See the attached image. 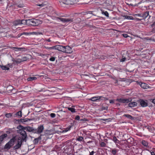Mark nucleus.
Here are the masks:
<instances>
[{
	"label": "nucleus",
	"instance_id": "1",
	"mask_svg": "<svg viewBox=\"0 0 155 155\" xmlns=\"http://www.w3.org/2000/svg\"><path fill=\"white\" fill-rule=\"evenodd\" d=\"M41 21L39 20L35 19L25 20V25L28 26H36L40 24Z\"/></svg>",
	"mask_w": 155,
	"mask_h": 155
},
{
	"label": "nucleus",
	"instance_id": "2",
	"mask_svg": "<svg viewBox=\"0 0 155 155\" xmlns=\"http://www.w3.org/2000/svg\"><path fill=\"white\" fill-rule=\"evenodd\" d=\"M17 139L16 136H15L11 139L10 140L5 146V149H9L14 144Z\"/></svg>",
	"mask_w": 155,
	"mask_h": 155
},
{
	"label": "nucleus",
	"instance_id": "3",
	"mask_svg": "<svg viewBox=\"0 0 155 155\" xmlns=\"http://www.w3.org/2000/svg\"><path fill=\"white\" fill-rule=\"evenodd\" d=\"M108 100L107 98L102 96L94 97L89 99V100L92 101H98L101 100L106 101Z\"/></svg>",
	"mask_w": 155,
	"mask_h": 155
},
{
	"label": "nucleus",
	"instance_id": "4",
	"mask_svg": "<svg viewBox=\"0 0 155 155\" xmlns=\"http://www.w3.org/2000/svg\"><path fill=\"white\" fill-rule=\"evenodd\" d=\"M72 0H59V4L61 6H64V5H72L74 3L72 2Z\"/></svg>",
	"mask_w": 155,
	"mask_h": 155
},
{
	"label": "nucleus",
	"instance_id": "5",
	"mask_svg": "<svg viewBox=\"0 0 155 155\" xmlns=\"http://www.w3.org/2000/svg\"><path fill=\"white\" fill-rule=\"evenodd\" d=\"M44 127L43 125L39 126L37 129H35L34 133L40 134L44 130Z\"/></svg>",
	"mask_w": 155,
	"mask_h": 155
},
{
	"label": "nucleus",
	"instance_id": "6",
	"mask_svg": "<svg viewBox=\"0 0 155 155\" xmlns=\"http://www.w3.org/2000/svg\"><path fill=\"white\" fill-rule=\"evenodd\" d=\"M18 132L22 135V140L23 141H26V138L27 137L26 132L24 130H18Z\"/></svg>",
	"mask_w": 155,
	"mask_h": 155
},
{
	"label": "nucleus",
	"instance_id": "7",
	"mask_svg": "<svg viewBox=\"0 0 155 155\" xmlns=\"http://www.w3.org/2000/svg\"><path fill=\"white\" fill-rule=\"evenodd\" d=\"M57 19H59L61 21L63 22H69L71 23L73 21V18H63L58 17L57 18Z\"/></svg>",
	"mask_w": 155,
	"mask_h": 155
},
{
	"label": "nucleus",
	"instance_id": "8",
	"mask_svg": "<svg viewBox=\"0 0 155 155\" xmlns=\"http://www.w3.org/2000/svg\"><path fill=\"white\" fill-rule=\"evenodd\" d=\"M13 24L14 26H17L20 24H23L25 25V20H17L13 22Z\"/></svg>",
	"mask_w": 155,
	"mask_h": 155
},
{
	"label": "nucleus",
	"instance_id": "9",
	"mask_svg": "<svg viewBox=\"0 0 155 155\" xmlns=\"http://www.w3.org/2000/svg\"><path fill=\"white\" fill-rule=\"evenodd\" d=\"M64 49L63 52L70 54L72 52L71 48L68 46H64Z\"/></svg>",
	"mask_w": 155,
	"mask_h": 155
},
{
	"label": "nucleus",
	"instance_id": "10",
	"mask_svg": "<svg viewBox=\"0 0 155 155\" xmlns=\"http://www.w3.org/2000/svg\"><path fill=\"white\" fill-rule=\"evenodd\" d=\"M116 101L122 103H128L131 101V99L130 98L124 99V98L117 99Z\"/></svg>",
	"mask_w": 155,
	"mask_h": 155
},
{
	"label": "nucleus",
	"instance_id": "11",
	"mask_svg": "<svg viewBox=\"0 0 155 155\" xmlns=\"http://www.w3.org/2000/svg\"><path fill=\"white\" fill-rule=\"evenodd\" d=\"M147 130V133L149 134L150 133H154V129L151 126H146V129Z\"/></svg>",
	"mask_w": 155,
	"mask_h": 155
},
{
	"label": "nucleus",
	"instance_id": "12",
	"mask_svg": "<svg viewBox=\"0 0 155 155\" xmlns=\"http://www.w3.org/2000/svg\"><path fill=\"white\" fill-rule=\"evenodd\" d=\"M146 19L147 18V22L148 23H150L152 22V18H151L150 16L149 15V12L148 11L146 12Z\"/></svg>",
	"mask_w": 155,
	"mask_h": 155
},
{
	"label": "nucleus",
	"instance_id": "13",
	"mask_svg": "<svg viewBox=\"0 0 155 155\" xmlns=\"http://www.w3.org/2000/svg\"><path fill=\"white\" fill-rule=\"evenodd\" d=\"M64 46H63L61 45H57L54 46V49L57 50L59 51L63 52L64 51Z\"/></svg>",
	"mask_w": 155,
	"mask_h": 155
},
{
	"label": "nucleus",
	"instance_id": "14",
	"mask_svg": "<svg viewBox=\"0 0 155 155\" xmlns=\"http://www.w3.org/2000/svg\"><path fill=\"white\" fill-rule=\"evenodd\" d=\"M22 127H23L24 129L26 130L27 131L30 132H32L33 133H34V130H35L34 128H33L32 127H24L23 126H21Z\"/></svg>",
	"mask_w": 155,
	"mask_h": 155
},
{
	"label": "nucleus",
	"instance_id": "15",
	"mask_svg": "<svg viewBox=\"0 0 155 155\" xmlns=\"http://www.w3.org/2000/svg\"><path fill=\"white\" fill-rule=\"evenodd\" d=\"M22 140L18 139V143L14 147V148L15 149H18L20 148L21 146Z\"/></svg>",
	"mask_w": 155,
	"mask_h": 155
},
{
	"label": "nucleus",
	"instance_id": "16",
	"mask_svg": "<svg viewBox=\"0 0 155 155\" xmlns=\"http://www.w3.org/2000/svg\"><path fill=\"white\" fill-rule=\"evenodd\" d=\"M147 144L148 143L146 142V153L149 154H150L151 155H155L153 151H151V150H150L148 149Z\"/></svg>",
	"mask_w": 155,
	"mask_h": 155
},
{
	"label": "nucleus",
	"instance_id": "17",
	"mask_svg": "<svg viewBox=\"0 0 155 155\" xmlns=\"http://www.w3.org/2000/svg\"><path fill=\"white\" fill-rule=\"evenodd\" d=\"M11 49L15 50L16 51H19L21 50H25V48L24 47L23 48H18L15 47H12Z\"/></svg>",
	"mask_w": 155,
	"mask_h": 155
},
{
	"label": "nucleus",
	"instance_id": "18",
	"mask_svg": "<svg viewBox=\"0 0 155 155\" xmlns=\"http://www.w3.org/2000/svg\"><path fill=\"white\" fill-rule=\"evenodd\" d=\"M137 103L136 102H132L128 104V107H132L137 106Z\"/></svg>",
	"mask_w": 155,
	"mask_h": 155
},
{
	"label": "nucleus",
	"instance_id": "19",
	"mask_svg": "<svg viewBox=\"0 0 155 155\" xmlns=\"http://www.w3.org/2000/svg\"><path fill=\"white\" fill-rule=\"evenodd\" d=\"M7 134H4L0 136V143L3 141V140L7 137Z\"/></svg>",
	"mask_w": 155,
	"mask_h": 155
},
{
	"label": "nucleus",
	"instance_id": "20",
	"mask_svg": "<svg viewBox=\"0 0 155 155\" xmlns=\"http://www.w3.org/2000/svg\"><path fill=\"white\" fill-rule=\"evenodd\" d=\"M41 135L39 137H38L35 139L34 140H33V143L34 144H37L38 143L39 141L41 139Z\"/></svg>",
	"mask_w": 155,
	"mask_h": 155
},
{
	"label": "nucleus",
	"instance_id": "21",
	"mask_svg": "<svg viewBox=\"0 0 155 155\" xmlns=\"http://www.w3.org/2000/svg\"><path fill=\"white\" fill-rule=\"evenodd\" d=\"M32 120V119H28V118H25V119H21L20 120V121L21 122H28V121H30Z\"/></svg>",
	"mask_w": 155,
	"mask_h": 155
},
{
	"label": "nucleus",
	"instance_id": "22",
	"mask_svg": "<svg viewBox=\"0 0 155 155\" xmlns=\"http://www.w3.org/2000/svg\"><path fill=\"white\" fill-rule=\"evenodd\" d=\"M37 79V78L35 77H30L27 78V80L28 81H32L35 80H36Z\"/></svg>",
	"mask_w": 155,
	"mask_h": 155
},
{
	"label": "nucleus",
	"instance_id": "23",
	"mask_svg": "<svg viewBox=\"0 0 155 155\" xmlns=\"http://www.w3.org/2000/svg\"><path fill=\"white\" fill-rule=\"evenodd\" d=\"M1 68L3 70H8L9 69V68L7 67L6 66L0 65Z\"/></svg>",
	"mask_w": 155,
	"mask_h": 155
},
{
	"label": "nucleus",
	"instance_id": "24",
	"mask_svg": "<svg viewBox=\"0 0 155 155\" xmlns=\"http://www.w3.org/2000/svg\"><path fill=\"white\" fill-rule=\"evenodd\" d=\"M123 116L125 117L130 120H133L134 119L133 117L132 116L129 114H125L123 115Z\"/></svg>",
	"mask_w": 155,
	"mask_h": 155
},
{
	"label": "nucleus",
	"instance_id": "25",
	"mask_svg": "<svg viewBox=\"0 0 155 155\" xmlns=\"http://www.w3.org/2000/svg\"><path fill=\"white\" fill-rule=\"evenodd\" d=\"M140 104L142 107H144L145 105V102L143 100H141L140 101Z\"/></svg>",
	"mask_w": 155,
	"mask_h": 155
},
{
	"label": "nucleus",
	"instance_id": "26",
	"mask_svg": "<svg viewBox=\"0 0 155 155\" xmlns=\"http://www.w3.org/2000/svg\"><path fill=\"white\" fill-rule=\"evenodd\" d=\"M123 17L124 18V19H128L132 20L133 18V17L132 16H130L127 15H124L123 16Z\"/></svg>",
	"mask_w": 155,
	"mask_h": 155
},
{
	"label": "nucleus",
	"instance_id": "27",
	"mask_svg": "<svg viewBox=\"0 0 155 155\" xmlns=\"http://www.w3.org/2000/svg\"><path fill=\"white\" fill-rule=\"evenodd\" d=\"M139 84L142 88L144 89L145 88V83L140 82L139 83Z\"/></svg>",
	"mask_w": 155,
	"mask_h": 155
},
{
	"label": "nucleus",
	"instance_id": "28",
	"mask_svg": "<svg viewBox=\"0 0 155 155\" xmlns=\"http://www.w3.org/2000/svg\"><path fill=\"white\" fill-rule=\"evenodd\" d=\"M13 61L18 63H20L22 62L21 58H17L16 60Z\"/></svg>",
	"mask_w": 155,
	"mask_h": 155
},
{
	"label": "nucleus",
	"instance_id": "29",
	"mask_svg": "<svg viewBox=\"0 0 155 155\" xmlns=\"http://www.w3.org/2000/svg\"><path fill=\"white\" fill-rule=\"evenodd\" d=\"M15 115L16 116H18L20 117H22V112L21 111H18L16 114Z\"/></svg>",
	"mask_w": 155,
	"mask_h": 155
},
{
	"label": "nucleus",
	"instance_id": "30",
	"mask_svg": "<svg viewBox=\"0 0 155 155\" xmlns=\"http://www.w3.org/2000/svg\"><path fill=\"white\" fill-rule=\"evenodd\" d=\"M112 140L115 143H118L119 142V140L117 139L116 137L115 136L113 137Z\"/></svg>",
	"mask_w": 155,
	"mask_h": 155
},
{
	"label": "nucleus",
	"instance_id": "31",
	"mask_svg": "<svg viewBox=\"0 0 155 155\" xmlns=\"http://www.w3.org/2000/svg\"><path fill=\"white\" fill-rule=\"evenodd\" d=\"M68 109L72 113H74L76 112L75 109L73 108L72 107H68Z\"/></svg>",
	"mask_w": 155,
	"mask_h": 155
},
{
	"label": "nucleus",
	"instance_id": "32",
	"mask_svg": "<svg viewBox=\"0 0 155 155\" xmlns=\"http://www.w3.org/2000/svg\"><path fill=\"white\" fill-rule=\"evenodd\" d=\"M71 127V126H69L68 127L66 128L64 130L63 132H67L68 131L70 130Z\"/></svg>",
	"mask_w": 155,
	"mask_h": 155
},
{
	"label": "nucleus",
	"instance_id": "33",
	"mask_svg": "<svg viewBox=\"0 0 155 155\" xmlns=\"http://www.w3.org/2000/svg\"><path fill=\"white\" fill-rule=\"evenodd\" d=\"M151 87L149 85H147L146 84V89H148L147 90H146V91H151L152 89H151Z\"/></svg>",
	"mask_w": 155,
	"mask_h": 155
},
{
	"label": "nucleus",
	"instance_id": "34",
	"mask_svg": "<svg viewBox=\"0 0 155 155\" xmlns=\"http://www.w3.org/2000/svg\"><path fill=\"white\" fill-rule=\"evenodd\" d=\"M30 35V34L29 33V32H24L22 33H21L18 35H19V36H21L22 35Z\"/></svg>",
	"mask_w": 155,
	"mask_h": 155
},
{
	"label": "nucleus",
	"instance_id": "35",
	"mask_svg": "<svg viewBox=\"0 0 155 155\" xmlns=\"http://www.w3.org/2000/svg\"><path fill=\"white\" fill-rule=\"evenodd\" d=\"M111 152L113 155H115L117 152V150L115 149H113Z\"/></svg>",
	"mask_w": 155,
	"mask_h": 155
},
{
	"label": "nucleus",
	"instance_id": "36",
	"mask_svg": "<svg viewBox=\"0 0 155 155\" xmlns=\"http://www.w3.org/2000/svg\"><path fill=\"white\" fill-rule=\"evenodd\" d=\"M12 114L11 113L6 114L5 115V117L7 118L11 117L12 116Z\"/></svg>",
	"mask_w": 155,
	"mask_h": 155
},
{
	"label": "nucleus",
	"instance_id": "37",
	"mask_svg": "<svg viewBox=\"0 0 155 155\" xmlns=\"http://www.w3.org/2000/svg\"><path fill=\"white\" fill-rule=\"evenodd\" d=\"M83 137H79L76 139V140L78 141H81L83 139Z\"/></svg>",
	"mask_w": 155,
	"mask_h": 155
},
{
	"label": "nucleus",
	"instance_id": "38",
	"mask_svg": "<svg viewBox=\"0 0 155 155\" xmlns=\"http://www.w3.org/2000/svg\"><path fill=\"white\" fill-rule=\"evenodd\" d=\"M102 13L106 17H109V14L107 12V11L102 12Z\"/></svg>",
	"mask_w": 155,
	"mask_h": 155
},
{
	"label": "nucleus",
	"instance_id": "39",
	"mask_svg": "<svg viewBox=\"0 0 155 155\" xmlns=\"http://www.w3.org/2000/svg\"><path fill=\"white\" fill-rule=\"evenodd\" d=\"M56 58L55 57H52L49 59V60L52 61H55Z\"/></svg>",
	"mask_w": 155,
	"mask_h": 155
},
{
	"label": "nucleus",
	"instance_id": "40",
	"mask_svg": "<svg viewBox=\"0 0 155 155\" xmlns=\"http://www.w3.org/2000/svg\"><path fill=\"white\" fill-rule=\"evenodd\" d=\"M22 62L27 61L28 58L26 57H24L21 58Z\"/></svg>",
	"mask_w": 155,
	"mask_h": 155
},
{
	"label": "nucleus",
	"instance_id": "41",
	"mask_svg": "<svg viewBox=\"0 0 155 155\" xmlns=\"http://www.w3.org/2000/svg\"><path fill=\"white\" fill-rule=\"evenodd\" d=\"M100 145L101 147H104L105 146L106 144L104 142H102L100 144Z\"/></svg>",
	"mask_w": 155,
	"mask_h": 155
},
{
	"label": "nucleus",
	"instance_id": "42",
	"mask_svg": "<svg viewBox=\"0 0 155 155\" xmlns=\"http://www.w3.org/2000/svg\"><path fill=\"white\" fill-rule=\"evenodd\" d=\"M51 117L52 118H54L55 117L56 115L54 113H51L50 114Z\"/></svg>",
	"mask_w": 155,
	"mask_h": 155
},
{
	"label": "nucleus",
	"instance_id": "43",
	"mask_svg": "<svg viewBox=\"0 0 155 155\" xmlns=\"http://www.w3.org/2000/svg\"><path fill=\"white\" fill-rule=\"evenodd\" d=\"M122 35L124 38H126L127 37H129V36L127 34H122Z\"/></svg>",
	"mask_w": 155,
	"mask_h": 155
},
{
	"label": "nucleus",
	"instance_id": "44",
	"mask_svg": "<svg viewBox=\"0 0 155 155\" xmlns=\"http://www.w3.org/2000/svg\"><path fill=\"white\" fill-rule=\"evenodd\" d=\"M80 118V117L78 115L76 116L75 117V119L77 120H79Z\"/></svg>",
	"mask_w": 155,
	"mask_h": 155
},
{
	"label": "nucleus",
	"instance_id": "45",
	"mask_svg": "<svg viewBox=\"0 0 155 155\" xmlns=\"http://www.w3.org/2000/svg\"><path fill=\"white\" fill-rule=\"evenodd\" d=\"M125 60H126V58L125 57L123 58L120 60V61L123 62L125 61Z\"/></svg>",
	"mask_w": 155,
	"mask_h": 155
},
{
	"label": "nucleus",
	"instance_id": "46",
	"mask_svg": "<svg viewBox=\"0 0 155 155\" xmlns=\"http://www.w3.org/2000/svg\"><path fill=\"white\" fill-rule=\"evenodd\" d=\"M47 49H54V46H53L52 47H47L46 48Z\"/></svg>",
	"mask_w": 155,
	"mask_h": 155
},
{
	"label": "nucleus",
	"instance_id": "47",
	"mask_svg": "<svg viewBox=\"0 0 155 155\" xmlns=\"http://www.w3.org/2000/svg\"><path fill=\"white\" fill-rule=\"evenodd\" d=\"M12 130H7L6 131V133L8 134H10L12 133Z\"/></svg>",
	"mask_w": 155,
	"mask_h": 155
},
{
	"label": "nucleus",
	"instance_id": "48",
	"mask_svg": "<svg viewBox=\"0 0 155 155\" xmlns=\"http://www.w3.org/2000/svg\"><path fill=\"white\" fill-rule=\"evenodd\" d=\"M21 126H22L21 125H19L18 127V128H19L20 129H21V130H24V128L23 127H22Z\"/></svg>",
	"mask_w": 155,
	"mask_h": 155
},
{
	"label": "nucleus",
	"instance_id": "49",
	"mask_svg": "<svg viewBox=\"0 0 155 155\" xmlns=\"http://www.w3.org/2000/svg\"><path fill=\"white\" fill-rule=\"evenodd\" d=\"M142 143L144 146H145V140H143L142 142Z\"/></svg>",
	"mask_w": 155,
	"mask_h": 155
},
{
	"label": "nucleus",
	"instance_id": "50",
	"mask_svg": "<svg viewBox=\"0 0 155 155\" xmlns=\"http://www.w3.org/2000/svg\"><path fill=\"white\" fill-rule=\"evenodd\" d=\"M36 32H29L30 35H36Z\"/></svg>",
	"mask_w": 155,
	"mask_h": 155
},
{
	"label": "nucleus",
	"instance_id": "51",
	"mask_svg": "<svg viewBox=\"0 0 155 155\" xmlns=\"http://www.w3.org/2000/svg\"><path fill=\"white\" fill-rule=\"evenodd\" d=\"M94 153L95 152L94 151H93L91 152H90V155H93Z\"/></svg>",
	"mask_w": 155,
	"mask_h": 155
},
{
	"label": "nucleus",
	"instance_id": "52",
	"mask_svg": "<svg viewBox=\"0 0 155 155\" xmlns=\"http://www.w3.org/2000/svg\"><path fill=\"white\" fill-rule=\"evenodd\" d=\"M45 5L44 4H38L37 5L38 6H40L41 7H43Z\"/></svg>",
	"mask_w": 155,
	"mask_h": 155
},
{
	"label": "nucleus",
	"instance_id": "53",
	"mask_svg": "<svg viewBox=\"0 0 155 155\" xmlns=\"http://www.w3.org/2000/svg\"><path fill=\"white\" fill-rule=\"evenodd\" d=\"M45 41H48V42H51V41L50 39V38H49L48 39H45Z\"/></svg>",
	"mask_w": 155,
	"mask_h": 155
},
{
	"label": "nucleus",
	"instance_id": "54",
	"mask_svg": "<svg viewBox=\"0 0 155 155\" xmlns=\"http://www.w3.org/2000/svg\"><path fill=\"white\" fill-rule=\"evenodd\" d=\"M42 35V33H41V32H36V35Z\"/></svg>",
	"mask_w": 155,
	"mask_h": 155
},
{
	"label": "nucleus",
	"instance_id": "55",
	"mask_svg": "<svg viewBox=\"0 0 155 155\" xmlns=\"http://www.w3.org/2000/svg\"><path fill=\"white\" fill-rule=\"evenodd\" d=\"M110 103L111 104H113L114 103V101L113 100H110Z\"/></svg>",
	"mask_w": 155,
	"mask_h": 155
},
{
	"label": "nucleus",
	"instance_id": "56",
	"mask_svg": "<svg viewBox=\"0 0 155 155\" xmlns=\"http://www.w3.org/2000/svg\"><path fill=\"white\" fill-rule=\"evenodd\" d=\"M148 54H149V56H148V58H147V59H148V60L150 59V58L151 57V56L150 54V53H148Z\"/></svg>",
	"mask_w": 155,
	"mask_h": 155
},
{
	"label": "nucleus",
	"instance_id": "57",
	"mask_svg": "<svg viewBox=\"0 0 155 155\" xmlns=\"http://www.w3.org/2000/svg\"><path fill=\"white\" fill-rule=\"evenodd\" d=\"M152 101V102L154 104H155V99H154L153 100L151 99L150 101Z\"/></svg>",
	"mask_w": 155,
	"mask_h": 155
},
{
	"label": "nucleus",
	"instance_id": "58",
	"mask_svg": "<svg viewBox=\"0 0 155 155\" xmlns=\"http://www.w3.org/2000/svg\"><path fill=\"white\" fill-rule=\"evenodd\" d=\"M17 6L18 7H19V8H21V7H23L22 5H17Z\"/></svg>",
	"mask_w": 155,
	"mask_h": 155
},
{
	"label": "nucleus",
	"instance_id": "59",
	"mask_svg": "<svg viewBox=\"0 0 155 155\" xmlns=\"http://www.w3.org/2000/svg\"><path fill=\"white\" fill-rule=\"evenodd\" d=\"M81 121H86L87 120L86 119L84 118L83 119H81L80 120Z\"/></svg>",
	"mask_w": 155,
	"mask_h": 155
},
{
	"label": "nucleus",
	"instance_id": "60",
	"mask_svg": "<svg viewBox=\"0 0 155 155\" xmlns=\"http://www.w3.org/2000/svg\"><path fill=\"white\" fill-rule=\"evenodd\" d=\"M146 41H148V40H151L149 38H146Z\"/></svg>",
	"mask_w": 155,
	"mask_h": 155
},
{
	"label": "nucleus",
	"instance_id": "61",
	"mask_svg": "<svg viewBox=\"0 0 155 155\" xmlns=\"http://www.w3.org/2000/svg\"><path fill=\"white\" fill-rule=\"evenodd\" d=\"M77 20L78 21H80L81 20L80 18H77Z\"/></svg>",
	"mask_w": 155,
	"mask_h": 155
},
{
	"label": "nucleus",
	"instance_id": "62",
	"mask_svg": "<svg viewBox=\"0 0 155 155\" xmlns=\"http://www.w3.org/2000/svg\"><path fill=\"white\" fill-rule=\"evenodd\" d=\"M92 142H93V141H88L87 142V143H92Z\"/></svg>",
	"mask_w": 155,
	"mask_h": 155
},
{
	"label": "nucleus",
	"instance_id": "63",
	"mask_svg": "<svg viewBox=\"0 0 155 155\" xmlns=\"http://www.w3.org/2000/svg\"><path fill=\"white\" fill-rule=\"evenodd\" d=\"M76 0H72V1L71 2H73V3H74L75 2H76Z\"/></svg>",
	"mask_w": 155,
	"mask_h": 155
},
{
	"label": "nucleus",
	"instance_id": "64",
	"mask_svg": "<svg viewBox=\"0 0 155 155\" xmlns=\"http://www.w3.org/2000/svg\"><path fill=\"white\" fill-rule=\"evenodd\" d=\"M117 106H120V104H118V103H117L116 104Z\"/></svg>",
	"mask_w": 155,
	"mask_h": 155
}]
</instances>
